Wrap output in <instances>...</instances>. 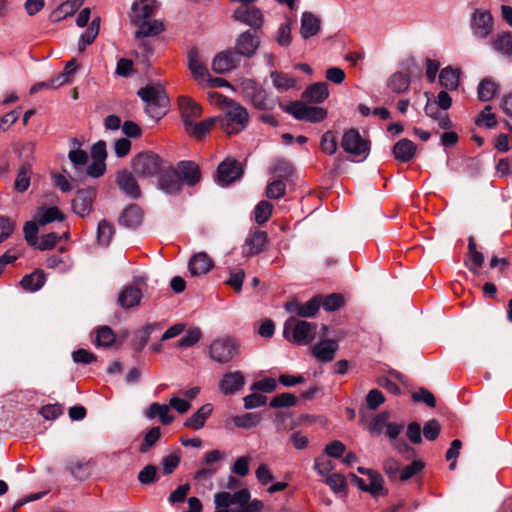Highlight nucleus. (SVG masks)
<instances>
[{"label":"nucleus","mask_w":512,"mask_h":512,"mask_svg":"<svg viewBox=\"0 0 512 512\" xmlns=\"http://www.w3.org/2000/svg\"><path fill=\"white\" fill-rule=\"evenodd\" d=\"M131 22L138 27L135 32L136 39L157 36L164 31V24L159 20L139 21V17H131Z\"/></svg>","instance_id":"17"},{"label":"nucleus","mask_w":512,"mask_h":512,"mask_svg":"<svg viewBox=\"0 0 512 512\" xmlns=\"http://www.w3.org/2000/svg\"><path fill=\"white\" fill-rule=\"evenodd\" d=\"M260 40L259 37L247 30L239 35L235 43L236 55H241L245 57H252L257 49L259 48Z\"/></svg>","instance_id":"14"},{"label":"nucleus","mask_w":512,"mask_h":512,"mask_svg":"<svg viewBox=\"0 0 512 512\" xmlns=\"http://www.w3.org/2000/svg\"><path fill=\"white\" fill-rule=\"evenodd\" d=\"M320 19L310 12H305L301 18V36L305 39L316 35L320 30Z\"/></svg>","instance_id":"33"},{"label":"nucleus","mask_w":512,"mask_h":512,"mask_svg":"<svg viewBox=\"0 0 512 512\" xmlns=\"http://www.w3.org/2000/svg\"><path fill=\"white\" fill-rule=\"evenodd\" d=\"M73 261L70 256L51 255L46 259L48 269H56L61 273H67L72 269Z\"/></svg>","instance_id":"41"},{"label":"nucleus","mask_w":512,"mask_h":512,"mask_svg":"<svg viewBox=\"0 0 512 512\" xmlns=\"http://www.w3.org/2000/svg\"><path fill=\"white\" fill-rule=\"evenodd\" d=\"M273 205L266 201H260L254 209V219L258 224H264L269 221L272 216Z\"/></svg>","instance_id":"44"},{"label":"nucleus","mask_w":512,"mask_h":512,"mask_svg":"<svg viewBox=\"0 0 512 512\" xmlns=\"http://www.w3.org/2000/svg\"><path fill=\"white\" fill-rule=\"evenodd\" d=\"M316 328V324L290 317L284 324V336L297 345H306L314 339Z\"/></svg>","instance_id":"4"},{"label":"nucleus","mask_w":512,"mask_h":512,"mask_svg":"<svg viewBox=\"0 0 512 512\" xmlns=\"http://www.w3.org/2000/svg\"><path fill=\"white\" fill-rule=\"evenodd\" d=\"M202 337V332L199 328H192L177 341L176 346L179 348H188L195 345Z\"/></svg>","instance_id":"55"},{"label":"nucleus","mask_w":512,"mask_h":512,"mask_svg":"<svg viewBox=\"0 0 512 512\" xmlns=\"http://www.w3.org/2000/svg\"><path fill=\"white\" fill-rule=\"evenodd\" d=\"M221 128L228 134H238L244 130L249 121V114L247 110L236 103L235 101L229 102V106L225 112L224 117L218 118Z\"/></svg>","instance_id":"3"},{"label":"nucleus","mask_w":512,"mask_h":512,"mask_svg":"<svg viewBox=\"0 0 512 512\" xmlns=\"http://www.w3.org/2000/svg\"><path fill=\"white\" fill-rule=\"evenodd\" d=\"M239 64L238 56L231 50L218 53L212 61V70L217 74H225Z\"/></svg>","instance_id":"18"},{"label":"nucleus","mask_w":512,"mask_h":512,"mask_svg":"<svg viewBox=\"0 0 512 512\" xmlns=\"http://www.w3.org/2000/svg\"><path fill=\"white\" fill-rule=\"evenodd\" d=\"M38 226L39 224L37 223V221H28L25 223L23 227L24 238L27 241L28 245H30L33 248L38 242Z\"/></svg>","instance_id":"63"},{"label":"nucleus","mask_w":512,"mask_h":512,"mask_svg":"<svg viewBox=\"0 0 512 512\" xmlns=\"http://www.w3.org/2000/svg\"><path fill=\"white\" fill-rule=\"evenodd\" d=\"M181 457L177 453H171L164 456L161 460L162 473L164 475H170L179 466Z\"/></svg>","instance_id":"59"},{"label":"nucleus","mask_w":512,"mask_h":512,"mask_svg":"<svg viewBox=\"0 0 512 512\" xmlns=\"http://www.w3.org/2000/svg\"><path fill=\"white\" fill-rule=\"evenodd\" d=\"M416 149V145L411 140L403 138L393 146V155L396 160L406 163L414 158Z\"/></svg>","instance_id":"26"},{"label":"nucleus","mask_w":512,"mask_h":512,"mask_svg":"<svg viewBox=\"0 0 512 512\" xmlns=\"http://www.w3.org/2000/svg\"><path fill=\"white\" fill-rule=\"evenodd\" d=\"M114 226L112 223L108 222L107 220L103 219L98 224L97 229V239L99 244L103 246H108L113 235H114Z\"/></svg>","instance_id":"47"},{"label":"nucleus","mask_w":512,"mask_h":512,"mask_svg":"<svg viewBox=\"0 0 512 512\" xmlns=\"http://www.w3.org/2000/svg\"><path fill=\"white\" fill-rule=\"evenodd\" d=\"M213 411V406L210 403L201 406L193 415H191L184 422V426L193 430H199L204 425Z\"/></svg>","instance_id":"29"},{"label":"nucleus","mask_w":512,"mask_h":512,"mask_svg":"<svg viewBox=\"0 0 512 512\" xmlns=\"http://www.w3.org/2000/svg\"><path fill=\"white\" fill-rule=\"evenodd\" d=\"M286 111L297 120H304L311 123L321 122L327 117V111L324 108L307 106L300 101L290 103Z\"/></svg>","instance_id":"9"},{"label":"nucleus","mask_w":512,"mask_h":512,"mask_svg":"<svg viewBox=\"0 0 512 512\" xmlns=\"http://www.w3.org/2000/svg\"><path fill=\"white\" fill-rule=\"evenodd\" d=\"M45 281V273L40 269H36L32 273L25 275L21 279L20 286L25 291L35 292L43 287Z\"/></svg>","instance_id":"30"},{"label":"nucleus","mask_w":512,"mask_h":512,"mask_svg":"<svg viewBox=\"0 0 512 512\" xmlns=\"http://www.w3.org/2000/svg\"><path fill=\"white\" fill-rule=\"evenodd\" d=\"M138 481L143 485L152 484L159 479L158 468L153 464L146 465L138 473Z\"/></svg>","instance_id":"53"},{"label":"nucleus","mask_w":512,"mask_h":512,"mask_svg":"<svg viewBox=\"0 0 512 512\" xmlns=\"http://www.w3.org/2000/svg\"><path fill=\"white\" fill-rule=\"evenodd\" d=\"M261 419L262 417L259 413L250 412L241 416H235L233 422L239 428L248 429L257 426Z\"/></svg>","instance_id":"50"},{"label":"nucleus","mask_w":512,"mask_h":512,"mask_svg":"<svg viewBox=\"0 0 512 512\" xmlns=\"http://www.w3.org/2000/svg\"><path fill=\"white\" fill-rule=\"evenodd\" d=\"M268 242V235L265 231L255 230L246 238L245 246L248 247L246 255H257L261 253Z\"/></svg>","instance_id":"25"},{"label":"nucleus","mask_w":512,"mask_h":512,"mask_svg":"<svg viewBox=\"0 0 512 512\" xmlns=\"http://www.w3.org/2000/svg\"><path fill=\"white\" fill-rule=\"evenodd\" d=\"M471 28L474 35L486 38L493 30V17L487 10L476 9L473 13Z\"/></svg>","instance_id":"12"},{"label":"nucleus","mask_w":512,"mask_h":512,"mask_svg":"<svg viewBox=\"0 0 512 512\" xmlns=\"http://www.w3.org/2000/svg\"><path fill=\"white\" fill-rule=\"evenodd\" d=\"M338 350L335 340H323L312 347L313 356L321 362H330L334 359Z\"/></svg>","instance_id":"24"},{"label":"nucleus","mask_w":512,"mask_h":512,"mask_svg":"<svg viewBox=\"0 0 512 512\" xmlns=\"http://www.w3.org/2000/svg\"><path fill=\"white\" fill-rule=\"evenodd\" d=\"M250 493L247 489H241L234 494L219 492L214 496L216 508H227L230 505H238L240 512H260L262 503L254 500L249 502Z\"/></svg>","instance_id":"2"},{"label":"nucleus","mask_w":512,"mask_h":512,"mask_svg":"<svg viewBox=\"0 0 512 512\" xmlns=\"http://www.w3.org/2000/svg\"><path fill=\"white\" fill-rule=\"evenodd\" d=\"M142 292L134 286L125 287L119 294L118 302L123 308H132L139 304Z\"/></svg>","instance_id":"35"},{"label":"nucleus","mask_w":512,"mask_h":512,"mask_svg":"<svg viewBox=\"0 0 512 512\" xmlns=\"http://www.w3.org/2000/svg\"><path fill=\"white\" fill-rule=\"evenodd\" d=\"M329 95L328 85L325 82H318L310 85L303 92L302 97L312 103H321Z\"/></svg>","instance_id":"31"},{"label":"nucleus","mask_w":512,"mask_h":512,"mask_svg":"<svg viewBox=\"0 0 512 512\" xmlns=\"http://www.w3.org/2000/svg\"><path fill=\"white\" fill-rule=\"evenodd\" d=\"M297 403V398L291 393H281L276 395L270 402L273 408L291 407Z\"/></svg>","instance_id":"62"},{"label":"nucleus","mask_w":512,"mask_h":512,"mask_svg":"<svg viewBox=\"0 0 512 512\" xmlns=\"http://www.w3.org/2000/svg\"><path fill=\"white\" fill-rule=\"evenodd\" d=\"M216 121H218V118H207L197 123L192 122V125H188V128H186V131L195 138L202 139L210 132Z\"/></svg>","instance_id":"38"},{"label":"nucleus","mask_w":512,"mask_h":512,"mask_svg":"<svg viewBox=\"0 0 512 512\" xmlns=\"http://www.w3.org/2000/svg\"><path fill=\"white\" fill-rule=\"evenodd\" d=\"M286 194V183L284 180L276 179L268 183L265 195L269 199L278 200Z\"/></svg>","instance_id":"49"},{"label":"nucleus","mask_w":512,"mask_h":512,"mask_svg":"<svg viewBox=\"0 0 512 512\" xmlns=\"http://www.w3.org/2000/svg\"><path fill=\"white\" fill-rule=\"evenodd\" d=\"M115 341V334L108 326H102L97 329L96 344L98 346L108 347Z\"/></svg>","instance_id":"56"},{"label":"nucleus","mask_w":512,"mask_h":512,"mask_svg":"<svg viewBox=\"0 0 512 512\" xmlns=\"http://www.w3.org/2000/svg\"><path fill=\"white\" fill-rule=\"evenodd\" d=\"M243 171L235 159H226L221 162L217 169V180L221 185H228L238 180Z\"/></svg>","instance_id":"13"},{"label":"nucleus","mask_w":512,"mask_h":512,"mask_svg":"<svg viewBox=\"0 0 512 512\" xmlns=\"http://www.w3.org/2000/svg\"><path fill=\"white\" fill-rule=\"evenodd\" d=\"M61 236L55 232H51L41 236V239L35 245V249L45 251L54 248V246L60 241Z\"/></svg>","instance_id":"61"},{"label":"nucleus","mask_w":512,"mask_h":512,"mask_svg":"<svg viewBox=\"0 0 512 512\" xmlns=\"http://www.w3.org/2000/svg\"><path fill=\"white\" fill-rule=\"evenodd\" d=\"M484 263V255L483 253L477 251L468 253L467 258L464 260L465 266L469 269L473 274H478L480 268Z\"/></svg>","instance_id":"54"},{"label":"nucleus","mask_w":512,"mask_h":512,"mask_svg":"<svg viewBox=\"0 0 512 512\" xmlns=\"http://www.w3.org/2000/svg\"><path fill=\"white\" fill-rule=\"evenodd\" d=\"M133 173L142 178H150L158 175L163 167L164 161L161 157L152 151H143L138 153L132 159Z\"/></svg>","instance_id":"5"},{"label":"nucleus","mask_w":512,"mask_h":512,"mask_svg":"<svg viewBox=\"0 0 512 512\" xmlns=\"http://www.w3.org/2000/svg\"><path fill=\"white\" fill-rule=\"evenodd\" d=\"M325 483L334 493H345L347 491V480L343 474L331 473L326 477Z\"/></svg>","instance_id":"48"},{"label":"nucleus","mask_w":512,"mask_h":512,"mask_svg":"<svg viewBox=\"0 0 512 512\" xmlns=\"http://www.w3.org/2000/svg\"><path fill=\"white\" fill-rule=\"evenodd\" d=\"M273 85L281 91L291 89L296 84V79L286 73L274 71L271 73Z\"/></svg>","instance_id":"43"},{"label":"nucleus","mask_w":512,"mask_h":512,"mask_svg":"<svg viewBox=\"0 0 512 512\" xmlns=\"http://www.w3.org/2000/svg\"><path fill=\"white\" fill-rule=\"evenodd\" d=\"M35 219L40 226H44L54 221H63L65 216L56 206L40 207Z\"/></svg>","instance_id":"34"},{"label":"nucleus","mask_w":512,"mask_h":512,"mask_svg":"<svg viewBox=\"0 0 512 512\" xmlns=\"http://www.w3.org/2000/svg\"><path fill=\"white\" fill-rule=\"evenodd\" d=\"M389 414L387 412L376 415L370 422L368 430L372 435L381 434L384 427H387Z\"/></svg>","instance_id":"64"},{"label":"nucleus","mask_w":512,"mask_h":512,"mask_svg":"<svg viewBox=\"0 0 512 512\" xmlns=\"http://www.w3.org/2000/svg\"><path fill=\"white\" fill-rule=\"evenodd\" d=\"M159 187L168 194L178 193L182 188V179L176 169L171 166L163 167L160 172Z\"/></svg>","instance_id":"15"},{"label":"nucleus","mask_w":512,"mask_h":512,"mask_svg":"<svg viewBox=\"0 0 512 512\" xmlns=\"http://www.w3.org/2000/svg\"><path fill=\"white\" fill-rule=\"evenodd\" d=\"M92 467L93 464L91 460L73 458L67 462V470L72 476L79 480L88 479L91 475Z\"/></svg>","instance_id":"27"},{"label":"nucleus","mask_w":512,"mask_h":512,"mask_svg":"<svg viewBox=\"0 0 512 512\" xmlns=\"http://www.w3.org/2000/svg\"><path fill=\"white\" fill-rule=\"evenodd\" d=\"M97 191L93 187L79 189L72 200V209L80 217H86L92 211Z\"/></svg>","instance_id":"10"},{"label":"nucleus","mask_w":512,"mask_h":512,"mask_svg":"<svg viewBox=\"0 0 512 512\" xmlns=\"http://www.w3.org/2000/svg\"><path fill=\"white\" fill-rule=\"evenodd\" d=\"M239 348V343L233 338L215 339L209 346V356L219 364H226L238 356Z\"/></svg>","instance_id":"7"},{"label":"nucleus","mask_w":512,"mask_h":512,"mask_svg":"<svg viewBox=\"0 0 512 512\" xmlns=\"http://www.w3.org/2000/svg\"><path fill=\"white\" fill-rule=\"evenodd\" d=\"M31 168L29 165H22L17 173L16 180L14 182V189L17 192L23 193L30 186Z\"/></svg>","instance_id":"45"},{"label":"nucleus","mask_w":512,"mask_h":512,"mask_svg":"<svg viewBox=\"0 0 512 512\" xmlns=\"http://www.w3.org/2000/svg\"><path fill=\"white\" fill-rule=\"evenodd\" d=\"M493 49L505 56L512 55V33L502 32L496 34L492 39Z\"/></svg>","instance_id":"37"},{"label":"nucleus","mask_w":512,"mask_h":512,"mask_svg":"<svg viewBox=\"0 0 512 512\" xmlns=\"http://www.w3.org/2000/svg\"><path fill=\"white\" fill-rule=\"evenodd\" d=\"M337 137L334 132L327 131L322 135L320 149L323 153L333 155L337 151Z\"/></svg>","instance_id":"52"},{"label":"nucleus","mask_w":512,"mask_h":512,"mask_svg":"<svg viewBox=\"0 0 512 512\" xmlns=\"http://www.w3.org/2000/svg\"><path fill=\"white\" fill-rule=\"evenodd\" d=\"M143 214L141 208L136 204H131L123 210L119 217V224L128 228H135L142 222Z\"/></svg>","instance_id":"28"},{"label":"nucleus","mask_w":512,"mask_h":512,"mask_svg":"<svg viewBox=\"0 0 512 512\" xmlns=\"http://www.w3.org/2000/svg\"><path fill=\"white\" fill-rule=\"evenodd\" d=\"M16 222L7 216H0V243L7 240L15 231Z\"/></svg>","instance_id":"60"},{"label":"nucleus","mask_w":512,"mask_h":512,"mask_svg":"<svg viewBox=\"0 0 512 512\" xmlns=\"http://www.w3.org/2000/svg\"><path fill=\"white\" fill-rule=\"evenodd\" d=\"M188 68L191 71L194 79L199 83H205L206 77L209 76L207 67L203 64L199 51L196 48H191L187 54Z\"/></svg>","instance_id":"20"},{"label":"nucleus","mask_w":512,"mask_h":512,"mask_svg":"<svg viewBox=\"0 0 512 512\" xmlns=\"http://www.w3.org/2000/svg\"><path fill=\"white\" fill-rule=\"evenodd\" d=\"M116 184L120 190L133 199L141 196V189L132 172L121 170L116 173Z\"/></svg>","instance_id":"16"},{"label":"nucleus","mask_w":512,"mask_h":512,"mask_svg":"<svg viewBox=\"0 0 512 512\" xmlns=\"http://www.w3.org/2000/svg\"><path fill=\"white\" fill-rule=\"evenodd\" d=\"M321 306V297L314 296L306 303H301L297 299H292L285 304V309L291 314L300 317H313Z\"/></svg>","instance_id":"11"},{"label":"nucleus","mask_w":512,"mask_h":512,"mask_svg":"<svg viewBox=\"0 0 512 512\" xmlns=\"http://www.w3.org/2000/svg\"><path fill=\"white\" fill-rule=\"evenodd\" d=\"M256 0H230L232 3H238L232 18L235 21L244 23L253 29H260L264 23L262 11L255 6Z\"/></svg>","instance_id":"6"},{"label":"nucleus","mask_w":512,"mask_h":512,"mask_svg":"<svg viewBox=\"0 0 512 512\" xmlns=\"http://www.w3.org/2000/svg\"><path fill=\"white\" fill-rule=\"evenodd\" d=\"M139 97L146 103L147 114L156 120L161 119L167 112L169 98L160 85H147L138 91Z\"/></svg>","instance_id":"1"},{"label":"nucleus","mask_w":512,"mask_h":512,"mask_svg":"<svg viewBox=\"0 0 512 512\" xmlns=\"http://www.w3.org/2000/svg\"><path fill=\"white\" fill-rule=\"evenodd\" d=\"M161 437V430L159 427L150 428L144 436L143 442L139 447L141 453H147Z\"/></svg>","instance_id":"51"},{"label":"nucleus","mask_w":512,"mask_h":512,"mask_svg":"<svg viewBox=\"0 0 512 512\" xmlns=\"http://www.w3.org/2000/svg\"><path fill=\"white\" fill-rule=\"evenodd\" d=\"M245 384V377L241 371L225 373L219 382V388L224 395H231L239 391Z\"/></svg>","instance_id":"22"},{"label":"nucleus","mask_w":512,"mask_h":512,"mask_svg":"<svg viewBox=\"0 0 512 512\" xmlns=\"http://www.w3.org/2000/svg\"><path fill=\"white\" fill-rule=\"evenodd\" d=\"M214 267L213 259L206 252L193 255L188 263V269L192 276L207 274Z\"/></svg>","instance_id":"21"},{"label":"nucleus","mask_w":512,"mask_h":512,"mask_svg":"<svg viewBox=\"0 0 512 512\" xmlns=\"http://www.w3.org/2000/svg\"><path fill=\"white\" fill-rule=\"evenodd\" d=\"M83 4V0H67L59 5L55 13L59 18L74 14Z\"/></svg>","instance_id":"58"},{"label":"nucleus","mask_w":512,"mask_h":512,"mask_svg":"<svg viewBox=\"0 0 512 512\" xmlns=\"http://www.w3.org/2000/svg\"><path fill=\"white\" fill-rule=\"evenodd\" d=\"M410 86V76L406 73L395 72L389 78L388 87L392 92L400 94L408 90Z\"/></svg>","instance_id":"39"},{"label":"nucleus","mask_w":512,"mask_h":512,"mask_svg":"<svg viewBox=\"0 0 512 512\" xmlns=\"http://www.w3.org/2000/svg\"><path fill=\"white\" fill-rule=\"evenodd\" d=\"M182 179L189 186H194L201 179L199 166L193 161H181L176 169Z\"/></svg>","instance_id":"23"},{"label":"nucleus","mask_w":512,"mask_h":512,"mask_svg":"<svg viewBox=\"0 0 512 512\" xmlns=\"http://www.w3.org/2000/svg\"><path fill=\"white\" fill-rule=\"evenodd\" d=\"M148 419L159 418L163 425H169L173 422L174 416L170 414L169 406L166 404L152 403L145 412Z\"/></svg>","instance_id":"32"},{"label":"nucleus","mask_w":512,"mask_h":512,"mask_svg":"<svg viewBox=\"0 0 512 512\" xmlns=\"http://www.w3.org/2000/svg\"><path fill=\"white\" fill-rule=\"evenodd\" d=\"M498 84L487 77L481 80L478 85V98L481 101H490L498 92Z\"/></svg>","instance_id":"40"},{"label":"nucleus","mask_w":512,"mask_h":512,"mask_svg":"<svg viewBox=\"0 0 512 512\" xmlns=\"http://www.w3.org/2000/svg\"><path fill=\"white\" fill-rule=\"evenodd\" d=\"M272 173L281 180L289 181L295 174L292 164L286 160H277L271 167Z\"/></svg>","instance_id":"42"},{"label":"nucleus","mask_w":512,"mask_h":512,"mask_svg":"<svg viewBox=\"0 0 512 512\" xmlns=\"http://www.w3.org/2000/svg\"><path fill=\"white\" fill-rule=\"evenodd\" d=\"M460 74L461 70L458 68L445 67L439 74L440 85L449 90L457 89L460 83Z\"/></svg>","instance_id":"36"},{"label":"nucleus","mask_w":512,"mask_h":512,"mask_svg":"<svg viewBox=\"0 0 512 512\" xmlns=\"http://www.w3.org/2000/svg\"><path fill=\"white\" fill-rule=\"evenodd\" d=\"M401 464L395 458L389 457L383 462V471L391 481H398Z\"/></svg>","instance_id":"57"},{"label":"nucleus","mask_w":512,"mask_h":512,"mask_svg":"<svg viewBox=\"0 0 512 512\" xmlns=\"http://www.w3.org/2000/svg\"><path fill=\"white\" fill-rule=\"evenodd\" d=\"M178 103L185 128H188V125H192L202 115V107L187 96L179 97Z\"/></svg>","instance_id":"19"},{"label":"nucleus","mask_w":512,"mask_h":512,"mask_svg":"<svg viewBox=\"0 0 512 512\" xmlns=\"http://www.w3.org/2000/svg\"><path fill=\"white\" fill-rule=\"evenodd\" d=\"M340 146L346 153L355 157L366 158L370 151L369 140L363 138L356 128H350L344 132Z\"/></svg>","instance_id":"8"},{"label":"nucleus","mask_w":512,"mask_h":512,"mask_svg":"<svg viewBox=\"0 0 512 512\" xmlns=\"http://www.w3.org/2000/svg\"><path fill=\"white\" fill-rule=\"evenodd\" d=\"M425 468V463L422 460H414L411 464L401 466L398 481L405 482L417 474L421 473Z\"/></svg>","instance_id":"46"}]
</instances>
